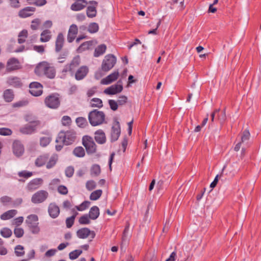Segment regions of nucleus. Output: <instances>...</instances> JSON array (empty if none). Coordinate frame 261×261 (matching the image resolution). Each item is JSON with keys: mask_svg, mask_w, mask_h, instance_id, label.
Returning <instances> with one entry per match:
<instances>
[{"mask_svg": "<svg viewBox=\"0 0 261 261\" xmlns=\"http://www.w3.org/2000/svg\"><path fill=\"white\" fill-rule=\"evenodd\" d=\"M35 72L36 74L41 76L45 75L49 79H53L56 75V70L53 66L47 62L40 63L36 67Z\"/></svg>", "mask_w": 261, "mask_h": 261, "instance_id": "1", "label": "nucleus"}, {"mask_svg": "<svg viewBox=\"0 0 261 261\" xmlns=\"http://www.w3.org/2000/svg\"><path fill=\"white\" fill-rule=\"evenodd\" d=\"M76 134L72 130L66 132H61L56 138V143H62L65 145L72 144L75 140Z\"/></svg>", "mask_w": 261, "mask_h": 261, "instance_id": "2", "label": "nucleus"}, {"mask_svg": "<svg viewBox=\"0 0 261 261\" xmlns=\"http://www.w3.org/2000/svg\"><path fill=\"white\" fill-rule=\"evenodd\" d=\"M90 123L95 126L102 124L105 119V115L102 111L94 110L90 112L88 115Z\"/></svg>", "mask_w": 261, "mask_h": 261, "instance_id": "3", "label": "nucleus"}, {"mask_svg": "<svg viewBox=\"0 0 261 261\" xmlns=\"http://www.w3.org/2000/svg\"><path fill=\"white\" fill-rule=\"evenodd\" d=\"M38 220V217L35 214L30 215L26 218L25 223L33 234H38L40 231Z\"/></svg>", "mask_w": 261, "mask_h": 261, "instance_id": "4", "label": "nucleus"}, {"mask_svg": "<svg viewBox=\"0 0 261 261\" xmlns=\"http://www.w3.org/2000/svg\"><path fill=\"white\" fill-rule=\"evenodd\" d=\"M116 57L111 54H109L105 57L101 64V69L104 71H108L111 69L116 63Z\"/></svg>", "mask_w": 261, "mask_h": 261, "instance_id": "5", "label": "nucleus"}, {"mask_svg": "<svg viewBox=\"0 0 261 261\" xmlns=\"http://www.w3.org/2000/svg\"><path fill=\"white\" fill-rule=\"evenodd\" d=\"M83 144L88 153L92 154L96 152V145L92 137L88 136H84L83 137Z\"/></svg>", "mask_w": 261, "mask_h": 261, "instance_id": "6", "label": "nucleus"}, {"mask_svg": "<svg viewBox=\"0 0 261 261\" xmlns=\"http://www.w3.org/2000/svg\"><path fill=\"white\" fill-rule=\"evenodd\" d=\"M48 193L45 190H40L34 193L31 198V201L35 204L44 202L48 197Z\"/></svg>", "mask_w": 261, "mask_h": 261, "instance_id": "7", "label": "nucleus"}, {"mask_svg": "<svg viewBox=\"0 0 261 261\" xmlns=\"http://www.w3.org/2000/svg\"><path fill=\"white\" fill-rule=\"evenodd\" d=\"M46 106L50 109H57L59 107L60 101L58 95L51 94L46 97L45 99Z\"/></svg>", "mask_w": 261, "mask_h": 261, "instance_id": "8", "label": "nucleus"}, {"mask_svg": "<svg viewBox=\"0 0 261 261\" xmlns=\"http://www.w3.org/2000/svg\"><path fill=\"white\" fill-rule=\"evenodd\" d=\"M80 57L76 56L73 59L69 64L66 65L64 67L62 72L65 73L69 72L71 74H73L76 68L80 65Z\"/></svg>", "mask_w": 261, "mask_h": 261, "instance_id": "9", "label": "nucleus"}, {"mask_svg": "<svg viewBox=\"0 0 261 261\" xmlns=\"http://www.w3.org/2000/svg\"><path fill=\"white\" fill-rule=\"evenodd\" d=\"M123 90L122 82L119 81L116 84L113 85L104 90V93L108 95H114L121 92Z\"/></svg>", "mask_w": 261, "mask_h": 261, "instance_id": "10", "label": "nucleus"}, {"mask_svg": "<svg viewBox=\"0 0 261 261\" xmlns=\"http://www.w3.org/2000/svg\"><path fill=\"white\" fill-rule=\"evenodd\" d=\"M12 151L14 155L16 157L21 156L24 152V148L21 142L18 140H15L12 144Z\"/></svg>", "mask_w": 261, "mask_h": 261, "instance_id": "11", "label": "nucleus"}, {"mask_svg": "<svg viewBox=\"0 0 261 261\" xmlns=\"http://www.w3.org/2000/svg\"><path fill=\"white\" fill-rule=\"evenodd\" d=\"M30 93L34 96H38L42 93V86L38 82H32L30 84Z\"/></svg>", "mask_w": 261, "mask_h": 261, "instance_id": "12", "label": "nucleus"}, {"mask_svg": "<svg viewBox=\"0 0 261 261\" xmlns=\"http://www.w3.org/2000/svg\"><path fill=\"white\" fill-rule=\"evenodd\" d=\"M76 235L80 239H85L88 236H90L91 239L94 238L95 233L93 231H91L88 228H82L76 231Z\"/></svg>", "mask_w": 261, "mask_h": 261, "instance_id": "13", "label": "nucleus"}, {"mask_svg": "<svg viewBox=\"0 0 261 261\" xmlns=\"http://www.w3.org/2000/svg\"><path fill=\"white\" fill-rule=\"evenodd\" d=\"M121 130H120V126L118 121H116L112 127V131H111V141H116L119 138L120 135Z\"/></svg>", "mask_w": 261, "mask_h": 261, "instance_id": "14", "label": "nucleus"}, {"mask_svg": "<svg viewBox=\"0 0 261 261\" xmlns=\"http://www.w3.org/2000/svg\"><path fill=\"white\" fill-rule=\"evenodd\" d=\"M47 210L49 216L53 219L57 218L60 212L59 207L54 202L49 203Z\"/></svg>", "mask_w": 261, "mask_h": 261, "instance_id": "15", "label": "nucleus"}, {"mask_svg": "<svg viewBox=\"0 0 261 261\" xmlns=\"http://www.w3.org/2000/svg\"><path fill=\"white\" fill-rule=\"evenodd\" d=\"M43 180L42 178H38L32 179L30 181L27 187V189L30 191H34L38 189L42 184Z\"/></svg>", "mask_w": 261, "mask_h": 261, "instance_id": "16", "label": "nucleus"}, {"mask_svg": "<svg viewBox=\"0 0 261 261\" xmlns=\"http://www.w3.org/2000/svg\"><path fill=\"white\" fill-rule=\"evenodd\" d=\"M20 68L19 61L14 58L10 59L7 63V70L11 71L18 69Z\"/></svg>", "mask_w": 261, "mask_h": 261, "instance_id": "17", "label": "nucleus"}, {"mask_svg": "<svg viewBox=\"0 0 261 261\" xmlns=\"http://www.w3.org/2000/svg\"><path fill=\"white\" fill-rule=\"evenodd\" d=\"M119 72L118 71H115L111 74L108 75L105 78H103L101 81V84L102 85H109L112 82L115 81L118 77Z\"/></svg>", "mask_w": 261, "mask_h": 261, "instance_id": "18", "label": "nucleus"}, {"mask_svg": "<svg viewBox=\"0 0 261 261\" xmlns=\"http://www.w3.org/2000/svg\"><path fill=\"white\" fill-rule=\"evenodd\" d=\"M88 68L86 66H82L79 68L75 73V78L76 80H83L88 72Z\"/></svg>", "mask_w": 261, "mask_h": 261, "instance_id": "19", "label": "nucleus"}, {"mask_svg": "<svg viewBox=\"0 0 261 261\" xmlns=\"http://www.w3.org/2000/svg\"><path fill=\"white\" fill-rule=\"evenodd\" d=\"M35 11L33 7H27L19 12L18 15L21 18H26L31 16Z\"/></svg>", "mask_w": 261, "mask_h": 261, "instance_id": "20", "label": "nucleus"}, {"mask_svg": "<svg viewBox=\"0 0 261 261\" xmlns=\"http://www.w3.org/2000/svg\"><path fill=\"white\" fill-rule=\"evenodd\" d=\"M95 140L100 144H104L106 141V137L105 133L101 129H99L95 132Z\"/></svg>", "mask_w": 261, "mask_h": 261, "instance_id": "21", "label": "nucleus"}, {"mask_svg": "<svg viewBox=\"0 0 261 261\" xmlns=\"http://www.w3.org/2000/svg\"><path fill=\"white\" fill-rule=\"evenodd\" d=\"M77 2L72 4L70 7L71 9L74 11H79L86 7L87 2L86 0L77 1Z\"/></svg>", "mask_w": 261, "mask_h": 261, "instance_id": "22", "label": "nucleus"}, {"mask_svg": "<svg viewBox=\"0 0 261 261\" xmlns=\"http://www.w3.org/2000/svg\"><path fill=\"white\" fill-rule=\"evenodd\" d=\"M64 42V36L62 33H59L57 37L56 41V51L58 52L60 51L63 46Z\"/></svg>", "mask_w": 261, "mask_h": 261, "instance_id": "23", "label": "nucleus"}, {"mask_svg": "<svg viewBox=\"0 0 261 261\" xmlns=\"http://www.w3.org/2000/svg\"><path fill=\"white\" fill-rule=\"evenodd\" d=\"M88 215L91 220H96L99 216V209L97 206H93L91 207Z\"/></svg>", "mask_w": 261, "mask_h": 261, "instance_id": "24", "label": "nucleus"}, {"mask_svg": "<svg viewBox=\"0 0 261 261\" xmlns=\"http://www.w3.org/2000/svg\"><path fill=\"white\" fill-rule=\"evenodd\" d=\"M51 38V35L50 31L45 29L43 30L40 34V41L41 42H47L50 40Z\"/></svg>", "mask_w": 261, "mask_h": 261, "instance_id": "25", "label": "nucleus"}, {"mask_svg": "<svg viewBox=\"0 0 261 261\" xmlns=\"http://www.w3.org/2000/svg\"><path fill=\"white\" fill-rule=\"evenodd\" d=\"M17 214L16 210H11L3 214L1 216V219L3 220H7L14 217Z\"/></svg>", "mask_w": 261, "mask_h": 261, "instance_id": "26", "label": "nucleus"}, {"mask_svg": "<svg viewBox=\"0 0 261 261\" xmlns=\"http://www.w3.org/2000/svg\"><path fill=\"white\" fill-rule=\"evenodd\" d=\"M48 159V155L47 154L41 155L36 159L35 161V165L37 167H41L45 165V163H46Z\"/></svg>", "mask_w": 261, "mask_h": 261, "instance_id": "27", "label": "nucleus"}, {"mask_svg": "<svg viewBox=\"0 0 261 261\" xmlns=\"http://www.w3.org/2000/svg\"><path fill=\"white\" fill-rule=\"evenodd\" d=\"M107 46L105 44H100L95 48L94 52V56L98 57L102 55L106 50Z\"/></svg>", "mask_w": 261, "mask_h": 261, "instance_id": "28", "label": "nucleus"}, {"mask_svg": "<svg viewBox=\"0 0 261 261\" xmlns=\"http://www.w3.org/2000/svg\"><path fill=\"white\" fill-rule=\"evenodd\" d=\"M58 160V156L57 154H53L49 159L48 161L46 162V168L50 169L54 167L56 164Z\"/></svg>", "mask_w": 261, "mask_h": 261, "instance_id": "29", "label": "nucleus"}, {"mask_svg": "<svg viewBox=\"0 0 261 261\" xmlns=\"http://www.w3.org/2000/svg\"><path fill=\"white\" fill-rule=\"evenodd\" d=\"M35 130V126L31 124H27L22 127L20 130L24 134H32Z\"/></svg>", "mask_w": 261, "mask_h": 261, "instance_id": "30", "label": "nucleus"}, {"mask_svg": "<svg viewBox=\"0 0 261 261\" xmlns=\"http://www.w3.org/2000/svg\"><path fill=\"white\" fill-rule=\"evenodd\" d=\"M7 82L9 85L15 87H19L21 84L19 79L17 77L8 78Z\"/></svg>", "mask_w": 261, "mask_h": 261, "instance_id": "31", "label": "nucleus"}, {"mask_svg": "<svg viewBox=\"0 0 261 261\" xmlns=\"http://www.w3.org/2000/svg\"><path fill=\"white\" fill-rule=\"evenodd\" d=\"M73 154L77 157L82 158L85 154L84 149L81 146L75 147L73 151Z\"/></svg>", "mask_w": 261, "mask_h": 261, "instance_id": "32", "label": "nucleus"}, {"mask_svg": "<svg viewBox=\"0 0 261 261\" xmlns=\"http://www.w3.org/2000/svg\"><path fill=\"white\" fill-rule=\"evenodd\" d=\"M4 98L7 102L12 101L14 98L13 91L10 89L6 90L4 93Z\"/></svg>", "mask_w": 261, "mask_h": 261, "instance_id": "33", "label": "nucleus"}, {"mask_svg": "<svg viewBox=\"0 0 261 261\" xmlns=\"http://www.w3.org/2000/svg\"><path fill=\"white\" fill-rule=\"evenodd\" d=\"M90 105L92 107L100 108L102 107V101L99 98H93L91 100Z\"/></svg>", "mask_w": 261, "mask_h": 261, "instance_id": "34", "label": "nucleus"}, {"mask_svg": "<svg viewBox=\"0 0 261 261\" xmlns=\"http://www.w3.org/2000/svg\"><path fill=\"white\" fill-rule=\"evenodd\" d=\"M82 250H74L69 253V257L71 260L76 259L82 253Z\"/></svg>", "mask_w": 261, "mask_h": 261, "instance_id": "35", "label": "nucleus"}, {"mask_svg": "<svg viewBox=\"0 0 261 261\" xmlns=\"http://www.w3.org/2000/svg\"><path fill=\"white\" fill-rule=\"evenodd\" d=\"M90 204V202L88 201H84L80 205L75 206V208L80 212H83L87 209Z\"/></svg>", "mask_w": 261, "mask_h": 261, "instance_id": "36", "label": "nucleus"}, {"mask_svg": "<svg viewBox=\"0 0 261 261\" xmlns=\"http://www.w3.org/2000/svg\"><path fill=\"white\" fill-rule=\"evenodd\" d=\"M90 219L91 218L88 214H85L79 218V222L80 224L82 225L89 224L91 222Z\"/></svg>", "mask_w": 261, "mask_h": 261, "instance_id": "37", "label": "nucleus"}, {"mask_svg": "<svg viewBox=\"0 0 261 261\" xmlns=\"http://www.w3.org/2000/svg\"><path fill=\"white\" fill-rule=\"evenodd\" d=\"M96 8L94 6H89L87 9V15L90 18H93L96 15Z\"/></svg>", "mask_w": 261, "mask_h": 261, "instance_id": "38", "label": "nucleus"}, {"mask_svg": "<svg viewBox=\"0 0 261 261\" xmlns=\"http://www.w3.org/2000/svg\"><path fill=\"white\" fill-rule=\"evenodd\" d=\"M98 24L96 22H92L89 25L88 31L90 33H95L98 31Z\"/></svg>", "mask_w": 261, "mask_h": 261, "instance_id": "39", "label": "nucleus"}, {"mask_svg": "<svg viewBox=\"0 0 261 261\" xmlns=\"http://www.w3.org/2000/svg\"><path fill=\"white\" fill-rule=\"evenodd\" d=\"M76 123L78 126L84 128L87 125V121L84 117H79L76 119Z\"/></svg>", "mask_w": 261, "mask_h": 261, "instance_id": "40", "label": "nucleus"}, {"mask_svg": "<svg viewBox=\"0 0 261 261\" xmlns=\"http://www.w3.org/2000/svg\"><path fill=\"white\" fill-rule=\"evenodd\" d=\"M102 191L101 190H97L93 192L90 196V199L91 200H97L101 195Z\"/></svg>", "mask_w": 261, "mask_h": 261, "instance_id": "41", "label": "nucleus"}, {"mask_svg": "<svg viewBox=\"0 0 261 261\" xmlns=\"http://www.w3.org/2000/svg\"><path fill=\"white\" fill-rule=\"evenodd\" d=\"M12 232L11 230L7 227L3 228L1 230V235L6 238H9L12 235Z\"/></svg>", "mask_w": 261, "mask_h": 261, "instance_id": "42", "label": "nucleus"}, {"mask_svg": "<svg viewBox=\"0 0 261 261\" xmlns=\"http://www.w3.org/2000/svg\"><path fill=\"white\" fill-rule=\"evenodd\" d=\"M15 253L17 256H22L24 254V248L21 245H17L15 247Z\"/></svg>", "mask_w": 261, "mask_h": 261, "instance_id": "43", "label": "nucleus"}, {"mask_svg": "<svg viewBox=\"0 0 261 261\" xmlns=\"http://www.w3.org/2000/svg\"><path fill=\"white\" fill-rule=\"evenodd\" d=\"M41 23V20L39 18H36L31 22V28L33 30H36L39 28Z\"/></svg>", "mask_w": 261, "mask_h": 261, "instance_id": "44", "label": "nucleus"}, {"mask_svg": "<svg viewBox=\"0 0 261 261\" xmlns=\"http://www.w3.org/2000/svg\"><path fill=\"white\" fill-rule=\"evenodd\" d=\"M100 173V168L98 165H94L91 169V174L92 175L97 176Z\"/></svg>", "mask_w": 261, "mask_h": 261, "instance_id": "45", "label": "nucleus"}, {"mask_svg": "<svg viewBox=\"0 0 261 261\" xmlns=\"http://www.w3.org/2000/svg\"><path fill=\"white\" fill-rule=\"evenodd\" d=\"M92 45L90 41H87L82 44L78 48L79 51H83L85 50L88 49L89 47Z\"/></svg>", "mask_w": 261, "mask_h": 261, "instance_id": "46", "label": "nucleus"}, {"mask_svg": "<svg viewBox=\"0 0 261 261\" xmlns=\"http://www.w3.org/2000/svg\"><path fill=\"white\" fill-rule=\"evenodd\" d=\"M96 182L93 180H90L86 182V187L89 191H91L96 188Z\"/></svg>", "mask_w": 261, "mask_h": 261, "instance_id": "47", "label": "nucleus"}, {"mask_svg": "<svg viewBox=\"0 0 261 261\" xmlns=\"http://www.w3.org/2000/svg\"><path fill=\"white\" fill-rule=\"evenodd\" d=\"M14 233L16 237L18 238H21L24 234V230L20 227H16L14 230Z\"/></svg>", "mask_w": 261, "mask_h": 261, "instance_id": "48", "label": "nucleus"}, {"mask_svg": "<svg viewBox=\"0 0 261 261\" xmlns=\"http://www.w3.org/2000/svg\"><path fill=\"white\" fill-rule=\"evenodd\" d=\"M250 134L249 130H245L241 137V142L244 143L248 141L250 138Z\"/></svg>", "mask_w": 261, "mask_h": 261, "instance_id": "49", "label": "nucleus"}, {"mask_svg": "<svg viewBox=\"0 0 261 261\" xmlns=\"http://www.w3.org/2000/svg\"><path fill=\"white\" fill-rule=\"evenodd\" d=\"M74 171V168L72 166H68L66 168L65 173L67 177H71L72 176Z\"/></svg>", "mask_w": 261, "mask_h": 261, "instance_id": "50", "label": "nucleus"}, {"mask_svg": "<svg viewBox=\"0 0 261 261\" xmlns=\"http://www.w3.org/2000/svg\"><path fill=\"white\" fill-rule=\"evenodd\" d=\"M50 142V138L48 137H42L40 139V143L41 146H46Z\"/></svg>", "mask_w": 261, "mask_h": 261, "instance_id": "51", "label": "nucleus"}, {"mask_svg": "<svg viewBox=\"0 0 261 261\" xmlns=\"http://www.w3.org/2000/svg\"><path fill=\"white\" fill-rule=\"evenodd\" d=\"M24 218L23 217L20 216L14 219L12 221V224L17 226L20 225L23 222Z\"/></svg>", "mask_w": 261, "mask_h": 261, "instance_id": "52", "label": "nucleus"}, {"mask_svg": "<svg viewBox=\"0 0 261 261\" xmlns=\"http://www.w3.org/2000/svg\"><path fill=\"white\" fill-rule=\"evenodd\" d=\"M75 220V216H72L66 219V225L67 228H70L73 224Z\"/></svg>", "mask_w": 261, "mask_h": 261, "instance_id": "53", "label": "nucleus"}, {"mask_svg": "<svg viewBox=\"0 0 261 261\" xmlns=\"http://www.w3.org/2000/svg\"><path fill=\"white\" fill-rule=\"evenodd\" d=\"M12 130L8 128H0V135L2 136H10L12 134Z\"/></svg>", "mask_w": 261, "mask_h": 261, "instance_id": "54", "label": "nucleus"}, {"mask_svg": "<svg viewBox=\"0 0 261 261\" xmlns=\"http://www.w3.org/2000/svg\"><path fill=\"white\" fill-rule=\"evenodd\" d=\"M19 177H22L25 178H28L32 175V173L27 171H22L18 173Z\"/></svg>", "mask_w": 261, "mask_h": 261, "instance_id": "55", "label": "nucleus"}, {"mask_svg": "<svg viewBox=\"0 0 261 261\" xmlns=\"http://www.w3.org/2000/svg\"><path fill=\"white\" fill-rule=\"evenodd\" d=\"M109 104L111 109L113 111H116L118 109V102L114 100L110 99L109 100Z\"/></svg>", "mask_w": 261, "mask_h": 261, "instance_id": "56", "label": "nucleus"}, {"mask_svg": "<svg viewBox=\"0 0 261 261\" xmlns=\"http://www.w3.org/2000/svg\"><path fill=\"white\" fill-rule=\"evenodd\" d=\"M77 27L75 24H72L69 29L68 33L70 34L76 35L77 33Z\"/></svg>", "mask_w": 261, "mask_h": 261, "instance_id": "57", "label": "nucleus"}, {"mask_svg": "<svg viewBox=\"0 0 261 261\" xmlns=\"http://www.w3.org/2000/svg\"><path fill=\"white\" fill-rule=\"evenodd\" d=\"M7 252V249L4 246L3 241L0 238V255H5Z\"/></svg>", "mask_w": 261, "mask_h": 261, "instance_id": "58", "label": "nucleus"}, {"mask_svg": "<svg viewBox=\"0 0 261 261\" xmlns=\"http://www.w3.org/2000/svg\"><path fill=\"white\" fill-rule=\"evenodd\" d=\"M71 122V119L68 116H64L62 118V123L64 125H68Z\"/></svg>", "mask_w": 261, "mask_h": 261, "instance_id": "59", "label": "nucleus"}, {"mask_svg": "<svg viewBox=\"0 0 261 261\" xmlns=\"http://www.w3.org/2000/svg\"><path fill=\"white\" fill-rule=\"evenodd\" d=\"M58 191L61 194L65 195L68 193L67 188L64 186H60L58 188Z\"/></svg>", "mask_w": 261, "mask_h": 261, "instance_id": "60", "label": "nucleus"}, {"mask_svg": "<svg viewBox=\"0 0 261 261\" xmlns=\"http://www.w3.org/2000/svg\"><path fill=\"white\" fill-rule=\"evenodd\" d=\"M11 6L14 8H18L20 7L19 0H9Z\"/></svg>", "mask_w": 261, "mask_h": 261, "instance_id": "61", "label": "nucleus"}, {"mask_svg": "<svg viewBox=\"0 0 261 261\" xmlns=\"http://www.w3.org/2000/svg\"><path fill=\"white\" fill-rule=\"evenodd\" d=\"M127 98L125 96H120L119 97L117 102L119 105H123L127 102Z\"/></svg>", "mask_w": 261, "mask_h": 261, "instance_id": "62", "label": "nucleus"}, {"mask_svg": "<svg viewBox=\"0 0 261 261\" xmlns=\"http://www.w3.org/2000/svg\"><path fill=\"white\" fill-rule=\"evenodd\" d=\"M11 200V198L7 196H3L0 199L1 202L4 204H7V203H9Z\"/></svg>", "mask_w": 261, "mask_h": 261, "instance_id": "63", "label": "nucleus"}, {"mask_svg": "<svg viewBox=\"0 0 261 261\" xmlns=\"http://www.w3.org/2000/svg\"><path fill=\"white\" fill-rule=\"evenodd\" d=\"M176 257V253L175 251L172 252L169 258H168L165 261H175Z\"/></svg>", "mask_w": 261, "mask_h": 261, "instance_id": "64", "label": "nucleus"}]
</instances>
